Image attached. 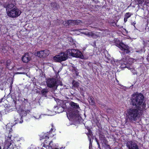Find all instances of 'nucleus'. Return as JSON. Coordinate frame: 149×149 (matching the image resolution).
<instances>
[{"label":"nucleus","mask_w":149,"mask_h":149,"mask_svg":"<svg viewBox=\"0 0 149 149\" xmlns=\"http://www.w3.org/2000/svg\"><path fill=\"white\" fill-rule=\"evenodd\" d=\"M144 96L141 94H133L132 95L131 100V104L135 106L136 108L141 111L144 110L146 104L144 101Z\"/></svg>","instance_id":"nucleus-1"},{"label":"nucleus","mask_w":149,"mask_h":149,"mask_svg":"<svg viewBox=\"0 0 149 149\" xmlns=\"http://www.w3.org/2000/svg\"><path fill=\"white\" fill-rule=\"evenodd\" d=\"M139 110L136 108H132L128 110L126 114L128 119L130 121L136 120L140 115Z\"/></svg>","instance_id":"nucleus-2"},{"label":"nucleus","mask_w":149,"mask_h":149,"mask_svg":"<svg viewBox=\"0 0 149 149\" xmlns=\"http://www.w3.org/2000/svg\"><path fill=\"white\" fill-rule=\"evenodd\" d=\"M69 54L66 52H61L58 55L54 57L53 59L56 62H61L62 61L66 60L68 58Z\"/></svg>","instance_id":"nucleus-3"},{"label":"nucleus","mask_w":149,"mask_h":149,"mask_svg":"<svg viewBox=\"0 0 149 149\" xmlns=\"http://www.w3.org/2000/svg\"><path fill=\"white\" fill-rule=\"evenodd\" d=\"M67 52L70 56H72L77 58H82L83 56L79 51L75 49H69L67 50Z\"/></svg>","instance_id":"nucleus-4"},{"label":"nucleus","mask_w":149,"mask_h":149,"mask_svg":"<svg viewBox=\"0 0 149 149\" xmlns=\"http://www.w3.org/2000/svg\"><path fill=\"white\" fill-rule=\"evenodd\" d=\"M21 13V11L16 7H15L7 14L10 17L15 18L19 16Z\"/></svg>","instance_id":"nucleus-5"},{"label":"nucleus","mask_w":149,"mask_h":149,"mask_svg":"<svg viewBox=\"0 0 149 149\" xmlns=\"http://www.w3.org/2000/svg\"><path fill=\"white\" fill-rule=\"evenodd\" d=\"M116 45L120 48L121 50L124 51V53H128L130 52L128 46L125 45L123 42H119V43H116Z\"/></svg>","instance_id":"nucleus-6"},{"label":"nucleus","mask_w":149,"mask_h":149,"mask_svg":"<svg viewBox=\"0 0 149 149\" xmlns=\"http://www.w3.org/2000/svg\"><path fill=\"white\" fill-rule=\"evenodd\" d=\"M47 84L50 88L53 87L56 88L58 85L56 79L54 78L48 79L47 81Z\"/></svg>","instance_id":"nucleus-7"},{"label":"nucleus","mask_w":149,"mask_h":149,"mask_svg":"<svg viewBox=\"0 0 149 149\" xmlns=\"http://www.w3.org/2000/svg\"><path fill=\"white\" fill-rule=\"evenodd\" d=\"M80 21L79 20H68L66 21L65 22H63V24L65 26H67L70 25H73L76 24H78L80 23Z\"/></svg>","instance_id":"nucleus-8"},{"label":"nucleus","mask_w":149,"mask_h":149,"mask_svg":"<svg viewBox=\"0 0 149 149\" xmlns=\"http://www.w3.org/2000/svg\"><path fill=\"white\" fill-rule=\"evenodd\" d=\"M129 149H139L136 143L134 141H129L127 144Z\"/></svg>","instance_id":"nucleus-9"},{"label":"nucleus","mask_w":149,"mask_h":149,"mask_svg":"<svg viewBox=\"0 0 149 149\" xmlns=\"http://www.w3.org/2000/svg\"><path fill=\"white\" fill-rule=\"evenodd\" d=\"M9 141H6L4 143V145L0 146V149H1V146L3 147V149H14L13 145H11L10 142V139Z\"/></svg>","instance_id":"nucleus-10"},{"label":"nucleus","mask_w":149,"mask_h":149,"mask_svg":"<svg viewBox=\"0 0 149 149\" xmlns=\"http://www.w3.org/2000/svg\"><path fill=\"white\" fill-rule=\"evenodd\" d=\"M49 53V52L48 50L45 49L38 52L37 53V55L40 57H44L48 55Z\"/></svg>","instance_id":"nucleus-11"},{"label":"nucleus","mask_w":149,"mask_h":149,"mask_svg":"<svg viewBox=\"0 0 149 149\" xmlns=\"http://www.w3.org/2000/svg\"><path fill=\"white\" fill-rule=\"evenodd\" d=\"M22 59L23 62L27 63L31 60V58L29 53H25L23 56Z\"/></svg>","instance_id":"nucleus-12"},{"label":"nucleus","mask_w":149,"mask_h":149,"mask_svg":"<svg viewBox=\"0 0 149 149\" xmlns=\"http://www.w3.org/2000/svg\"><path fill=\"white\" fill-rule=\"evenodd\" d=\"M4 7L5 8H6V10L7 13L11 11L13 8L14 7V5L13 4H5L4 5Z\"/></svg>","instance_id":"nucleus-13"},{"label":"nucleus","mask_w":149,"mask_h":149,"mask_svg":"<svg viewBox=\"0 0 149 149\" xmlns=\"http://www.w3.org/2000/svg\"><path fill=\"white\" fill-rule=\"evenodd\" d=\"M30 111L29 110H22L21 111L20 115L22 116V117L24 116H26L27 113H29ZM22 118V117H21Z\"/></svg>","instance_id":"nucleus-14"},{"label":"nucleus","mask_w":149,"mask_h":149,"mask_svg":"<svg viewBox=\"0 0 149 149\" xmlns=\"http://www.w3.org/2000/svg\"><path fill=\"white\" fill-rule=\"evenodd\" d=\"M70 104L71 106L75 109H79V105L77 103H75L73 102H71L70 103Z\"/></svg>","instance_id":"nucleus-15"},{"label":"nucleus","mask_w":149,"mask_h":149,"mask_svg":"<svg viewBox=\"0 0 149 149\" xmlns=\"http://www.w3.org/2000/svg\"><path fill=\"white\" fill-rule=\"evenodd\" d=\"M87 36L89 37H91L95 38H96L97 37V36L92 32H88Z\"/></svg>","instance_id":"nucleus-16"},{"label":"nucleus","mask_w":149,"mask_h":149,"mask_svg":"<svg viewBox=\"0 0 149 149\" xmlns=\"http://www.w3.org/2000/svg\"><path fill=\"white\" fill-rule=\"evenodd\" d=\"M88 100L90 105H93L94 104V101L93 100V98L92 97H89Z\"/></svg>","instance_id":"nucleus-17"},{"label":"nucleus","mask_w":149,"mask_h":149,"mask_svg":"<svg viewBox=\"0 0 149 149\" xmlns=\"http://www.w3.org/2000/svg\"><path fill=\"white\" fill-rule=\"evenodd\" d=\"M72 84L73 86L75 87H78L79 85V83L74 81H73Z\"/></svg>","instance_id":"nucleus-18"},{"label":"nucleus","mask_w":149,"mask_h":149,"mask_svg":"<svg viewBox=\"0 0 149 149\" xmlns=\"http://www.w3.org/2000/svg\"><path fill=\"white\" fill-rule=\"evenodd\" d=\"M48 92V91L47 90L45 89H42L41 91V92L43 95H45Z\"/></svg>","instance_id":"nucleus-19"},{"label":"nucleus","mask_w":149,"mask_h":149,"mask_svg":"<svg viewBox=\"0 0 149 149\" xmlns=\"http://www.w3.org/2000/svg\"><path fill=\"white\" fill-rule=\"evenodd\" d=\"M131 16V14L130 13H126L125 15V17L127 19L130 17Z\"/></svg>","instance_id":"nucleus-20"},{"label":"nucleus","mask_w":149,"mask_h":149,"mask_svg":"<svg viewBox=\"0 0 149 149\" xmlns=\"http://www.w3.org/2000/svg\"><path fill=\"white\" fill-rule=\"evenodd\" d=\"M128 69L131 70V71L133 73V74L135 75V74H136V71L134 69L131 68L130 67H129Z\"/></svg>","instance_id":"nucleus-21"},{"label":"nucleus","mask_w":149,"mask_h":149,"mask_svg":"<svg viewBox=\"0 0 149 149\" xmlns=\"http://www.w3.org/2000/svg\"><path fill=\"white\" fill-rule=\"evenodd\" d=\"M139 4H142L144 2V0H136Z\"/></svg>","instance_id":"nucleus-22"},{"label":"nucleus","mask_w":149,"mask_h":149,"mask_svg":"<svg viewBox=\"0 0 149 149\" xmlns=\"http://www.w3.org/2000/svg\"><path fill=\"white\" fill-rule=\"evenodd\" d=\"M87 136H88V138L90 141V145L91 144L92 145V144H91V139L92 137V135L91 134H88V135Z\"/></svg>","instance_id":"nucleus-23"},{"label":"nucleus","mask_w":149,"mask_h":149,"mask_svg":"<svg viewBox=\"0 0 149 149\" xmlns=\"http://www.w3.org/2000/svg\"><path fill=\"white\" fill-rule=\"evenodd\" d=\"M15 121L17 122V123H22L23 122V120H22L21 119L20 120H19L18 119H17L15 120Z\"/></svg>","instance_id":"nucleus-24"},{"label":"nucleus","mask_w":149,"mask_h":149,"mask_svg":"<svg viewBox=\"0 0 149 149\" xmlns=\"http://www.w3.org/2000/svg\"><path fill=\"white\" fill-rule=\"evenodd\" d=\"M59 110H61V111H60L61 112L64 111V108L63 107H60L58 108V109Z\"/></svg>","instance_id":"nucleus-25"},{"label":"nucleus","mask_w":149,"mask_h":149,"mask_svg":"<svg viewBox=\"0 0 149 149\" xmlns=\"http://www.w3.org/2000/svg\"><path fill=\"white\" fill-rule=\"evenodd\" d=\"M10 124L9 123L8 124H7V125H6V128L7 130L9 129H11V128H9V127L10 126Z\"/></svg>","instance_id":"nucleus-26"},{"label":"nucleus","mask_w":149,"mask_h":149,"mask_svg":"<svg viewBox=\"0 0 149 149\" xmlns=\"http://www.w3.org/2000/svg\"><path fill=\"white\" fill-rule=\"evenodd\" d=\"M107 111L109 113H111L113 111V110L111 109H108L107 110Z\"/></svg>","instance_id":"nucleus-27"},{"label":"nucleus","mask_w":149,"mask_h":149,"mask_svg":"<svg viewBox=\"0 0 149 149\" xmlns=\"http://www.w3.org/2000/svg\"><path fill=\"white\" fill-rule=\"evenodd\" d=\"M87 135L88 134H92L90 130H88V132L87 134Z\"/></svg>","instance_id":"nucleus-28"},{"label":"nucleus","mask_w":149,"mask_h":149,"mask_svg":"<svg viewBox=\"0 0 149 149\" xmlns=\"http://www.w3.org/2000/svg\"><path fill=\"white\" fill-rule=\"evenodd\" d=\"M10 60H8L7 61V65H8L10 63Z\"/></svg>","instance_id":"nucleus-29"},{"label":"nucleus","mask_w":149,"mask_h":149,"mask_svg":"<svg viewBox=\"0 0 149 149\" xmlns=\"http://www.w3.org/2000/svg\"><path fill=\"white\" fill-rule=\"evenodd\" d=\"M126 65L125 64H124V65H123V64H121V66L122 68L126 67Z\"/></svg>","instance_id":"nucleus-30"},{"label":"nucleus","mask_w":149,"mask_h":149,"mask_svg":"<svg viewBox=\"0 0 149 149\" xmlns=\"http://www.w3.org/2000/svg\"><path fill=\"white\" fill-rule=\"evenodd\" d=\"M127 18H126L125 17L124 18V21L125 22H126L127 21Z\"/></svg>","instance_id":"nucleus-31"},{"label":"nucleus","mask_w":149,"mask_h":149,"mask_svg":"<svg viewBox=\"0 0 149 149\" xmlns=\"http://www.w3.org/2000/svg\"><path fill=\"white\" fill-rule=\"evenodd\" d=\"M56 3H53L52 4L51 6L52 7H53V6H54V5H55V6L56 7Z\"/></svg>","instance_id":"nucleus-32"},{"label":"nucleus","mask_w":149,"mask_h":149,"mask_svg":"<svg viewBox=\"0 0 149 149\" xmlns=\"http://www.w3.org/2000/svg\"><path fill=\"white\" fill-rule=\"evenodd\" d=\"M88 32H84V33H83L85 35H86L87 36V35H88Z\"/></svg>","instance_id":"nucleus-33"},{"label":"nucleus","mask_w":149,"mask_h":149,"mask_svg":"<svg viewBox=\"0 0 149 149\" xmlns=\"http://www.w3.org/2000/svg\"><path fill=\"white\" fill-rule=\"evenodd\" d=\"M40 115L38 117H36L34 116V117H35L36 119H38V118H40Z\"/></svg>","instance_id":"nucleus-34"},{"label":"nucleus","mask_w":149,"mask_h":149,"mask_svg":"<svg viewBox=\"0 0 149 149\" xmlns=\"http://www.w3.org/2000/svg\"><path fill=\"white\" fill-rule=\"evenodd\" d=\"M23 73H19V72H17L16 73L17 74H23Z\"/></svg>","instance_id":"nucleus-35"},{"label":"nucleus","mask_w":149,"mask_h":149,"mask_svg":"<svg viewBox=\"0 0 149 149\" xmlns=\"http://www.w3.org/2000/svg\"><path fill=\"white\" fill-rule=\"evenodd\" d=\"M51 129L52 130H53V129L52 128H51Z\"/></svg>","instance_id":"nucleus-36"}]
</instances>
